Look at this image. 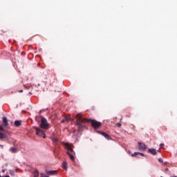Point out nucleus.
I'll use <instances>...</instances> for the list:
<instances>
[{"label": "nucleus", "mask_w": 177, "mask_h": 177, "mask_svg": "<svg viewBox=\"0 0 177 177\" xmlns=\"http://www.w3.org/2000/svg\"><path fill=\"white\" fill-rule=\"evenodd\" d=\"M86 122H91V126L95 129H99V128L102 127V122L97 120L82 118V116L80 113L76 115V126L79 132H82V131L86 128Z\"/></svg>", "instance_id": "nucleus-1"}, {"label": "nucleus", "mask_w": 177, "mask_h": 177, "mask_svg": "<svg viewBox=\"0 0 177 177\" xmlns=\"http://www.w3.org/2000/svg\"><path fill=\"white\" fill-rule=\"evenodd\" d=\"M40 127H41L43 129H49V128H50V124L48 122L46 118L42 117L41 119Z\"/></svg>", "instance_id": "nucleus-2"}, {"label": "nucleus", "mask_w": 177, "mask_h": 177, "mask_svg": "<svg viewBox=\"0 0 177 177\" xmlns=\"http://www.w3.org/2000/svg\"><path fill=\"white\" fill-rule=\"evenodd\" d=\"M35 129L36 131V135H37V136H40V138H44V139L46 138L45 133L41 129L35 127Z\"/></svg>", "instance_id": "nucleus-3"}, {"label": "nucleus", "mask_w": 177, "mask_h": 177, "mask_svg": "<svg viewBox=\"0 0 177 177\" xmlns=\"http://www.w3.org/2000/svg\"><path fill=\"white\" fill-rule=\"evenodd\" d=\"M64 147H66V149H67V150H68V151H69V153H73V154H75L74 149H73V147H71V145H70L69 143H65Z\"/></svg>", "instance_id": "nucleus-4"}, {"label": "nucleus", "mask_w": 177, "mask_h": 177, "mask_svg": "<svg viewBox=\"0 0 177 177\" xmlns=\"http://www.w3.org/2000/svg\"><path fill=\"white\" fill-rule=\"evenodd\" d=\"M98 132L99 133L102 135V136H104L105 139H107V140H111V136H110V135H109L107 133L103 132V131H98Z\"/></svg>", "instance_id": "nucleus-5"}, {"label": "nucleus", "mask_w": 177, "mask_h": 177, "mask_svg": "<svg viewBox=\"0 0 177 177\" xmlns=\"http://www.w3.org/2000/svg\"><path fill=\"white\" fill-rule=\"evenodd\" d=\"M138 149L139 150L145 151L147 149V147H146V145H145V143L138 142Z\"/></svg>", "instance_id": "nucleus-6"}, {"label": "nucleus", "mask_w": 177, "mask_h": 177, "mask_svg": "<svg viewBox=\"0 0 177 177\" xmlns=\"http://www.w3.org/2000/svg\"><path fill=\"white\" fill-rule=\"evenodd\" d=\"M149 153L152 154V156H156L157 154V151L154 148H149L148 149Z\"/></svg>", "instance_id": "nucleus-7"}, {"label": "nucleus", "mask_w": 177, "mask_h": 177, "mask_svg": "<svg viewBox=\"0 0 177 177\" xmlns=\"http://www.w3.org/2000/svg\"><path fill=\"white\" fill-rule=\"evenodd\" d=\"M66 154H68V157H70L72 161H75V157H74V155H73L74 153H71V152L67 151Z\"/></svg>", "instance_id": "nucleus-8"}, {"label": "nucleus", "mask_w": 177, "mask_h": 177, "mask_svg": "<svg viewBox=\"0 0 177 177\" xmlns=\"http://www.w3.org/2000/svg\"><path fill=\"white\" fill-rule=\"evenodd\" d=\"M3 124L4 127H8L9 125V123L8 122V118L3 117Z\"/></svg>", "instance_id": "nucleus-9"}, {"label": "nucleus", "mask_w": 177, "mask_h": 177, "mask_svg": "<svg viewBox=\"0 0 177 177\" xmlns=\"http://www.w3.org/2000/svg\"><path fill=\"white\" fill-rule=\"evenodd\" d=\"M52 142L54 146H57V145H59V139L55 137L52 138Z\"/></svg>", "instance_id": "nucleus-10"}, {"label": "nucleus", "mask_w": 177, "mask_h": 177, "mask_svg": "<svg viewBox=\"0 0 177 177\" xmlns=\"http://www.w3.org/2000/svg\"><path fill=\"white\" fill-rule=\"evenodd\" d=\"M46 173L47 174V175H56V174H57V171L46 170Z\"/></svg>", "instance_id": "nucleus-11"}, {"label": "nucleus", "mask_w": 177, "mask_h": 177, "mask_svg": "<svg viewBox=\"0 0 177 177\" xmlns=\"http://www.w3.org/2000/svg\"><path fill=\"white\" fill-rule=\"evenodd\" d=\"M142 156V157H145V153H140V152H135L134 153L131 154L132 157H136L137 156Z\"/></svg>", "instance_id": "nucleus-12"}, {"label": "nucleus", "mask_w": 177, "mask_h": 177, "mask_svg": "<svg viewBox=\"0 0 177 177\" xmlns=\"http://www.w3.org/2000/svg\"><path fill=\"white\" fill-rule=\"evenodd\" d=\"M8 136L6 133H0V139H6Z\"/></svg>", "instance_id": "nucleus-13"}, {"label": "nucleus", "mask_w": 177, "mask_h": 177, "mask_svg": "<svg viewBox=\"0 0 177 177\" xmlns=\"http://www.w3.org/2000/svg\"><path fill=\"white\" fill-rule=\"evenodd\" d=\"M70 120V119H68V118L67 117H63L62 120H61V122L64 123L66 121L68 122Z\"/></svg>", "instance_id": "nucleus-14"}, {"label": "nucleus", "mask_w": 177, "mask_h": 177, "mask_svg": "<svg viewBox=\"0 0 177 177\" xmlns=\"http://www.w3.org/2000/svg\"><path fill=\"white\" fill-rule=\"evenodd\" d=\"M15 127H20V125H21V121L16 120L15 122Z\"/></svg>", "instance_id": "nucleus-15"}, {"label": "nucleus", "mask_w": 177, "mask_h": 177, "mask_svg": "<svg viewBox=\"0 0 177 177\" xmlns=\"http://www.w3.org/2000/svg\"><path fill=\"white\" fill-rule=\"evenodd\" d=\"M10 151H11V153H17V148L11 147L10 149Z\"/></svg>", "instance_id": "nucleus-16"}, {"label": "nucleus", "mask_w": 177, "mask_h": 177, "mask_svg": "<svg viewBox=\"0 0 177 177\" xmlns=\"http://www.w3.org/2000/svg\"><path fill=\"white\" fill-rule=\"evenodd\" d=\"M39 171L38 170H35L34 171V177H39Z\"/></svg>", "instance_id": "nucleus-17"}, {"label": "nucleus", "mask_w": 177, "mask_h": 177, "mask_svg": "<svg viewBox=\"0 0 177 177\" xmlns=\"http://www.w3.org/2000/svg\"><path fill=\"white\" fill-rule=\"evenodd\" d=\"M62 168L64 169H67V162H63V163H62Z\"/></svg>", "instance_id": "nucleus-18"}, {"label": "nucleus", "mask_w": 177, "mask_h": 177, "mask_svg": "<svg viewBox=\"0 0 177 177\" xmlns=\"http://www.w3.org/2000/svg\"><path fill=\"white\" fill-rule=\"evenodd\" d=\"M3 131H5V129L3 128V127L0 126V131L3 132Z\"/></svg>", "instance_id": "nucleus-19"}, {"label": "nucleus", "mask_w": 177, "mask_h": 177, "mask_svg": "<svg viewBox=\"0 0 177 177\" xmlns=\"http://www.w3.org/2000/svg\"><path fill=\"white\" fill-rule=\"evenodd\" d=\"M10 174L13 176L15 175V171L13 170H10Z\"/></svg>", "instance_id": "nucleus-20"}, {"label": "nucleus", "mask_w": 177, "mask_h": 177, "mask_svg": "<svg viewBox=\"0 0 177 177\" xmlns=\"http://www.w3.org/2000/svg\"><path fill=\"white\" fill-rule=\"evenodd\" d=\"M40 175H41V177H49L48 176H46V175H45V174H40Z\"/></svg>", "instance_id": "nucleus-21"}, {"label": "nucleus", "mask_w": 177, "mask_h": 177, "mask_svg": "<svg viewBox=\"0 0 177 177\" xmlns=\"http://www.w3.org/2000/svg\"><path fill=\"white\" fill-rule=\"evenodd\" d=\"M158 161H159V162H161V163L163 162V160H162V159H161V158H159V159H158Z\"/></svg>", "instance_id": "nucleus-22"}, {"label": "nucleus", "mask_w": 177, "mask_h": 177, "mask_svg": "<svg viewBox=\"0 0 177 177\" xmlns=\"http://www.w3.org/2000/svg\"><path fill=\"white\" fill-rule=\"evenodd\" d=\"M117 127H118L120 128V127H121V123H117Z\"/></svg>", "instance_id": "nucleus-23"}, {"label": "nucleus", "mask_w": 177, "mask_h": 177, "mask_svg": "<svg viewBox=\"0 0 177 177\" xmlns=\"http://www.w3.org/2000/svg\"><path fill=\"white\" fill-rule=\"evenodd\" d=\"M19 93H22L23 90H21V91H19Z\"/></svg>", "instance_id": "nucleus-24"}, {"label": "nucleus", "mask_w": 177, "mask_h": 177, "mask_svg": "<svg viewBox=\"0 0 177 177\" xmlns=\"http://www.w3.org/2000/svg\"><path fill=\"white\" fill-rule=\"evenodd\" d=\"M3 173H5V169L1 170Z\"/></svg>", "instance_id": "nucleus-25"}, {"label": "nucleus", "mask_w": 177, "mask_h": 177, "mask_svg": "<svg viewBox=\"0 0 177 177\" xmlns=\"http://www.w3.org/2000/svg\"><path fill=\"white\" fill-rule=\"evenodd\" d=\"M0 147H2V148H3V145H0Z\"/></svg>", "instance_id": "nucleus-26"}, {"label": "nucleus", "mask_w": 177, "mask_h": 177, "mask_svg": "<svg viewBox=\"0 0 177 177\" xmlns=\"http://www.w3.org/2000/svg\"><path fill=\"white\" fill-rule=\"evenodd\" d=\"M161 146H164V144H161V145H160V147H161Z\"/></svg>", "instance_id": "nucleus-27"}, {"label": "nucleus", "mask_w": 177, "mask_h": 177, "mask_svg": "<svg viewBox=\"0 0 177 177\" xmlns=\"http://www.w3.org/2000/svg\"><path fill=\"white\" fill-rule=\"evenodd\" d=\"M165 171H168V168L165 169Z\"/></svg>", "instance_id": "nucleus-28"}, {"label": "nucleus", "mask_w": 177, "mask_h": 177, "mask_svg": "<svg viewBox=\"0 0 177 177\" xmlns=\"http://www.w3.org/2000/svg\"><path fill=\"white\" fill-rule=\"evenodd\" d=\"M5 177H10V176H6Z\"/></svg>", "instance_id": "nucleus-29"}, {"label": "nucleus", "mask_w": 177, "mask_h": 177, "mask_svg": "<svg viewBox=\"0 0 177 177\" xmlns=\"http://www.w3.org/2000/svg\"><path fill=\"white\" fill-rule=\"evenodd\" d=\"M171 177H177V176H171Z\"/></svg>", "instance_id": "nucleus-30"}, {"label": "nucleus", "mask_w": 177, "mask_h": 177, "mask_svg": "<svg viewBox=\"0 0 177 177\" xmlns=\"http://www.w3.org/2000/svg\"><path fill=\"white\" fill-rule=\"evenodd\" d=\"M129 153H131V151H129Z\"/></svg>", "instance_id": "nucleus-31"}, {"label": "nucleus", "mask_w": 177, "mask_h": 177, "mask_svg": "<svg viewBox=\"0 0 177 177\" xmlns=\"http://www.w3.org/2000/svg\"><path fill=\"white\" fill-rule=\"evenodd\" d=\"M0 177H2V176L0 175Z\"/></svg>", "instance_id": "nucleus-32"}]
</instances>
